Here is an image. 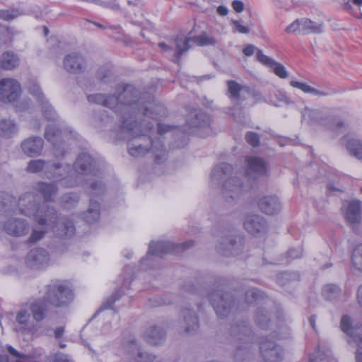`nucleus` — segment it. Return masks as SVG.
<instances>
[{"instance_id":"obj_1","label":"nucleus","mask_w":362,"mask_h":362,"mask_svg":"<svg viewBox=\"0 0 362 362\" xmlns=\"http://www.w3.org/2000/svg\"><path fill=\"white\" fill-rule=\"evenodd\" d=\"M117 91H121V96L124 101L115 95H109L101 93L93 94L88 96L90 103L100 104L110 109L120 105L122 111L131 112L123 116L122 131L129 134L128 141L129 153L134 157H139L151 152L157 163H161L166 160V150L163 147L160 139H152L148 135L153 124L146 119L148 116L156 119L158 116L165 115V109L160 105L149 103L148 106L141 107L137 102V94L135 89L129 85H119Z\"/></svg>"},{"instance_id":"obj_2","label":"nucleus","mask_w":362,"mask_h":362,"mask_svg":"<svg viewBox=\"0 0 362 362\" xmlns=\"http://www.w3.org/2000/svg\"><path fill=\"white\" fill-rule=\"evenodd\" d=\"M18 207L21 214L27 216H33L40 226H47L54 223L52 226L54 233L61 238L71 237L75 233V227L72 221L62 218L55 223L57 211L54 208L46 203L37 204V197L31 193L23 195L18 200Z\"/></svg>"},{"instance_id":"obj_3","label":"nucleus","mask_w":362,"mask_h":362,"mask_svg":"<svg viewBox=\"0 0 362 362\" xmlns=\"http://www.w3.org/2000/svg\"><path fill=\"white\" fill-rule=\"evenodd\" d=\"M232 170L230 164L221 163L213 168L210 180V184L214 187L223 182L222 195L227 202L231 204L240 197L244 190L243 182L239 177H230Z\"/></svg>"},{"instance_id":"obj_4","label":"nucleus","mask_w":362,"mask_h":362,"mask_svg":"<svg viewBox=\"0 0 362 362\" xmlns=\"http://www.w3.org/2000/svg\"><path fill=\"white\" fill-rule=\"evenodd\" d=\"M72 297V292L66 284L57 281L45 286L43 298L47 304L55 307H64L71 301Z\"/></svg>"},{"instance_id":"obj_5","label":"nucleus","mask_w":362,"mask_h":362,"mask_svg":"<svg viewBox=\"0 0 362 362\" xmlns=\"http://www.w3.org/2000/svg\"><path fill=\"white\" fill-rule=\"evenodd\" d=\"M303 122L308 125H324L327 129L337 134L343 132L347 124L340 119H334L332 122H327V119L323 118L322 114L317 110L305 108L302 112Z\"/></svg>"},{"instance_id":"obj_6","label":"nucleus","mask_w":362,"mask_h":362,"mask_svg":"<svg viewBox=\"0 0 362 362\" xmlns=\"http://www.w3.org/2000/svg\"><path fill=\"white\" fill-rule=\"evenodd\" d=\"M250 329L245 322H241L233 325L230 329V335L236 341H243L245 346L238 345L235 352V358L236 361H242L245 359V356L249 354L250 346L247 344L250 339Z\"/></svg>"},{"instance_id":"obj_7","label":"nucleus","mask_w":362,"mask_h":362,"mask_svg":"<svg viewBox=\"0 0 362 362\" xmlns=\"http://www.w3.org/2000/svg\"><path fill=\"white\" fill-rule=\"evenodd\" d=\"M208 298L220 318L229 315L233 305V298L230 293L216 290L211 292Z\"/></svg>"},{"instance_id":"obj_8","label":"nucleus","mask_w":362,"mask_h":362,"mask_svg":"<svg viewBox=\"0 0 362 362\" xmlns=\"http://www.w3.org/2000/svg\"><path fill=\"white\" fill-rule=\"evenodd\" d=\"M194 245L192 240H187L182 244L175 245L169 241L151 242L149 245L148 253L151 255L162 257L163 255L170 253L176 252L179 250H184L191 247Z\"/></svg>"},{"instance_id":"obj_9","label":"nucleus","mask_w":362,"mask_h":362,"mask_svg":"<svg viewBox=\"0 0 362 362\" xmlns=\"http://www.w3.org/2000/svg\"><path fill=\"white\" fill-rule=\"evenodd\" d=\"M22 90L19 82L11 78L0 80V101L14 103L21 94Z\"/></svg>"},{"instance_id":"obj_10","label":"nucleus","mask_w":362,"mask_h":362,"mask_svg":"<svg viewBox=\"0 0 362 362\" xmlns=\"http://www.w3.org/2000/svg\"><path fill=\"white\" fill-rule=\"evenodd\" d=\"M341 328L357 344L356 362H362V325L353 327L351 318L347 315H344L341 320Z\"/></svg>"},{"instance_id":"obj_11","label":"nucleus","mask_w":362,"mask_h":362,"mask_svg":"<svg viewBox=\"0 0 362 362\" xmlns=\"http://www.w3.org/2000/svg\"><path fill=\"white\" fill-rule=\"evenodd\" d=\"M216 250L221 255L236 257L242 253L243 245L240 240L238 242L233 236H224L216 244Z\"/></svg>"},{"instance_id":"obj_12","label":"nucleus","mask_w":362,"mask_h":362,"mask_svg":"<svg viewBox=\"0 0 362 362\" xmlns=\"http://www.w3.org/2000/svg\"><path fill=\"white\" fill-rule=\"evenodd\" d=\"M63 67L69 74H79L86 71L87 62L81 54L72 52L64 57Z\"/></svg>"},{"instance_id":"obj_13","label":"nucleus","mask_w":362,"mask_h":362,"mask_svg":"<svg viewBox=\"0 0 362 362\" xmlns=\"http://www.w3.org/2000/svg\"><path fill=\"white\" fill-rule=\"evenodd\" d=\"M124 349L134 362H153L156 359V356L142 351L136 340L133 338L126 341Z\"/></svg>"},{"instance_id":"obj_14","label":"nucleus","mask_w":362,"mask_h":362,"mask_svg":"<svg viewBox=\"0 0 362 362\" xmlns=\"http://www.w3.org/2000/svg\"><path fill=\"white\" fill-rule=\"evenodd\" d=\"M259 349L264 362H279L283 358V349L272 341L262 340Z\"/></svg>"},{"instance_id":"obj_15","label":"nucleus","mask_w":362,"mask_h":362,"mask_svg":"<svg viewBox=\"0 0 362 362\" xmlns=\"http://www.w3.org/2000/svg\"><path fill=\"white\" fill-rule=\"evenodd\" d=\"M74 167L76 173L78 175L95 176L98 172L95 168V161L90 155L86 153L79 154Z\"/></svg>"},{"instance_id":"obj_16","label":"nucleus","mask_w":362,"mask_h":362,"mask_svg":"<svg viewBox=\"0 0 362 362\" xmlns=\"http://www.w3.org/2000/svg\"><path fill=\"white\" fill-rule=\"evenodd\" d=\"M33 319L40 322L45 319L48 310L47 303L42 298H31L25 302Z\"/></svg>"},{"instance_id":"obj_17","label":"nucleus","mask_w":362,"mask_h":362,"mask_svg":"<svg viewBox=\"0 0 362 362\" xmlns=\"http://www.w3.org/2000/svg\"><path fill=\"white\" fill-rule=\"evenodd\" d=\"M345 217L351 225L358 224L362 220V202L358 199L351 200L344 204Z\"/></svg>"},{"instance_id":"obj_18","label":"nucleus","mask_w":362,"mask_h":362,"mask_svg":"<svg viewBox=\"0 0 362 362\" xmlns=\"http://www.w3.org/2000/svg\"><path fill=\"white\" fill-rule=\"evenodd\" d=\"M57 170L60 168L52 165V162L45 161L42 159L30 160L27 166V172L30 173H37L42 172L46 177H53L57 176L52 170Z\"/></svg>"},{"instance_id":"obj_19","label":"nucleus","mask_w":362,"mask_h":362,"mask_svg":"<svg viewBox=\"0 0 362 362\" xmlns=\"http://www.w3.org/2000/svg\"><path fill=\"white\" fill-rule=\"evenodd\" d=\"M4 230L8 235L20 237L28 233L30 226L24 219L11 218L4 224Z\"/></svg>"},{"instance_id":"obj_20","label":"nucleus","mask_w":362,"mask_h":362,"mask_svg":"<svg viewBox=\"0 0 362 362\" xmlns=\"http://www.w3.org/2000/svg\"><path fill=\"white\" fill-rule=\"evenodd\" d=\"M209 117L201 110H193L191 111L186 119L187 125L189 127V132H192L194 129L199 127H206L209 125Z\"/></svg>"},{"instance_id":"obj_21","label":"nucleus","mask_w":362,"mask_h":362,"mask_svg":"<svg viewBox=\"0 0 362 362\" xmlns=\"http://www.w3.org/2000/svg\"><path fill=\"white\" fill-rule=\"evenodd\" d=\"M49 257L47 251L42 248L31 250L27 256V264L34 269H40L47 265Z\"/></svg>"},{"instance_id":"obj_22","label":"nucleus","mask_w":362,"mask_h":362,"mask_svg":"<svg viewBox=\"0 0 362 362\" xmlns=\"http://www.w3.org/2000/svg\"><path fill=\"white\" fill-rule=\"evenodd\" d=\"M180 324L185 333H192L199 328V322L196 314L187 308L183 309L181 311Z\"/></svg>"},{"instance_id":"obj_23","label":"nucleus","mask_w":362,"mask_h":362,"mask_svg":"<svg viewBox=\"0 0 362 362\" xmlns=\"http://www.w3.org/2000/svg\"><path fill=\"white\" fill-rule=\"evenodd\" d=\"M244 227L248 233L257 235L265 232L266 223L262 216L250 214L246 216Z\"/></svg>"},{"instance_id":"obj_24","label":"nucleus","mask_w":362,"mask_h":362,"mask_svg":"<svg viewBox=\"0 0 362 362\" xmlns=\"http://www.w3.org/2000/svg\"><path fill=\"white\" fill-rule=\"evenodd\" d=\"M44 141L39 136H33L21 143L23 151L30 157L39 156L43 148Z\"/></svg>"},{"instance_id":"obj_25","label":"nucleus","mask_w":362,"mask_h":362,"mask_svg":"<svg viewBox=\"0 0 362 362\" xmlns=\"http://www.w3.org/2000/svg\"><path fill=\"white\" fill-rule=\"evenodd\" d=\"M260 211L267 215H274L281 210V204L275 196H264L260 198L257 203Z\"/></svg>"},{"instance_id":"obj_26","label":"nucleus","mask_w":362,"mask_h":362,"mask_svg":"<svg viewBox=\"0 0 362 362\" xmlns=\"http://www.w3.org/2000/svg\"><path fill=\"white\" fill-rule=\"evenodd\" d=\"M247 163V173L249 177L255 179L266 173L267 165L262 158L255 156L248 157Z\"/></svg>"},{"instance_id":"obj_27","label":"nucleus","mask_w":362,"mask_h":362,"mask_svg":"<svg viewBox=\"0 0 362 362\" xmlns=\"http://www.w3.org/2000/svg\"><path fill=\"white\" fill-rule=\"evenodd\" d=\"M301 35L321 34L325 25L321 21H313L308 18H301Z\"/></svg>"},{"instance_id":"obj_28","label":"nucleus","mask_w":362,"mask_h":362,"mask_svg":"<svg viewBox=\"0 0 362 362\" xmlns=\"http://www.w3.org/2000/svg\"><path fill=\"white\" fill-rule=\"evenodd\" d=\"M52 165L60 168L57 170L52 169V171L55 173L57 176L53 177H47L48 179H56L63 181V183L66 187H73L75 185L74 182L69 183L70 173L71 171V166L69 165H60L59 163H52Z\"/></svg>"},{"instance_id":"obj_29","label":"nucleus","mask_w":362,"mask_h":362,"mask_svg":"<svg viewBox=\"0 0 362 362\" xmlns=\"http://www.w3.org/2000/svg\"><path fill=\"white\" fill-rule=\"evenodd\" d=\"M31 314L27 306L24 303L21 305L19 310L16 313V321L18 324L22 325L24 328L27 329L29 332H33L34 327H29L28 322L30 320Z\"/></svg>"},{"instance_id":"obj_30","label":"nucleus","mask_w":362,"mask_h":362,"mask_svg":"<svg viewBox=\"0 0 362 362\" xmlns=\"http://www.w3.org/2000/svg\"><path fill=\"white\" fill-rule=\"evenodd\" d=\"M37 189L46 201H52L57 193L58 187L54 183L40 182L37 183Z\"/></svg>"},{"instance_id":"obj_31","label":"nucleus","mask_w":362,"mask_h":362,"mask_svg":"<svg viewBox=\"0 0 362 362\" xmlns=\"http://www.w3.org/2000/svg\"><path fill=\"white\" fill-rule=\"evenodd\" d=\"M1 66L6 70H12L19 64V58L12 52L3 53L1 59Z\"/></svg>"},{"instance_id":"obj_32","label":"nucleus","mask_w":362,"mask_h":362,"mask_svg":"<svg viewBox=\"0 0 362 362\" xmlns=\"http://www.w3.org/2000/svg\"><path fill=\"white\" fill-rule=\"evenodd\" d=\"M100 217V204L98 202L92 199L90 201L89 207L83 214L85 221L88 223L96 222Z\"/></svg>"},{"instance_id":"obj_33","label":"nucleus","mask_w":362,"mask_h":362,"mask_svg":"<svg viewBox=\"0 0 362 362\" xmlns=\"http://www.w3.org/2000/svg\"><path fill=\"white\" fill-rule=\"evenodd\" d=\"M346 149L349 154L358 160H362V140L352 138L347 141Z\"/></svg>"},{"instance_id":"obj_34","label":"nucleus","mask_w":362,"mask_h":362,"mask_svg":"<svg viewBox=\"0 0 362 362\" xmlns=\"http://www.w3.org/2000/svg\"><path fill=\"white\" fill-rule=\"evenodd\" d=\"M351 269L353 272H362V245H357L352 252Z\"/></svg>"},{"instance_id":"obj_35","label":"nucleus","mask_w":362,"mask_h":362,"mask_svg":"<svg viewBox=\"0 0 362 362\" xmlns=\"http://www.w3.org/2000/svg\"><path fill=\"white\" fill-rule=\"evenodd\" d=\"M165 332L161 329L153 327L149 329L146 334V338L148 343L153 345H158L164 339Z\"/></svg>"},{"instance_id":"obj_36","label":"nucleus","mask_w":362,"mask_h":362,"mask_svg":"<svg viewBox=\"0 0 362 362\" xmlns=\"http://www.w3.org/2000/svg\"><path fill=\"white\" fill-rule=\"evenodd\" d=\"M255 321L257 325L262 329H267L272 326L268 313L263 309H258L257 310L255 315Z\"/></svg>"},{"instance_id":"obj_37","label":"nucleus","mask_w":362,"mask_h":362,"mask_svg":"<svg viewBox=\"0 0 362 362\" xmlns=\"http://www.w3.org/2000/svg\"><path fill=\"white\" fill-rule=\"evenodd\" d=\"M290 85L292 87H294V88L301 90L303 92H304L305 93H310V94H312L314 95H318V96H325V95H327V93L317 90L305 83L293 80V81H291Z\"/></svg>"},{"instance_id":"obj_38","label":"nucleus","mask_w":362,"mask_h":362,"mask_svg":"<svg viewBox=\"0 0 362 362\" xmlns=\"http://www.w3.org/2000/svg\"><path fill=\"white\" fill-rule=\"evenodd\" d=\"M189 40H191L190 38H185L184 36L177 37L175 40V46L176 48L175 57L177 61H179L182 53L189 48Z\"/></svg>"},{"instance_id":"obj_39","label":"nucleus","mask_w":362,"mask_h":362,"mask_svg":"<svg viewBox=\"0 0 362 362\" xmlns=\"http://www.w3.org/2000/svg\"><path fill=\"white\" fill-rule=\"evenodd\" d=\"M62 137L61 132L54 126L49 125L45 133V138L54 146L60 141Z\"/></svg>"},{"instance_id":"obj_40","label":"nucleus","mask_w":362,"mask_h":362,"mask_svg":"<svg viewBox=\"0 0 362 362\" xmlns=\"http://www.w3.org/2000/svg\"><path fill=\"white\" fill-rule=\"evenodd\" d=\"M18 128L16 124L11 119L0 120V134L8 136L17 132Z\"/></svg>"},{"instance_id":"obj_41","label":"nucleus","mask_w":362,"mask_h":362,"mask_svg":"<svg viewBox=\"0 0 362 362\" xmlns=\"http://www.w3.org/2000/svg\"><path fill=\"white\" fill-rule=\"evenodd\" d=\"M42 103V111L45 117L48 120H56L57 114L49 102L45 99Z\"/></svg>"},{"instance_id":"obj_42","label":"nucleus","mask_w":362,"mask_h":362,"mask_svg":"<svg viewBox=\"0 0 362 362\" xmlns=\"http://www.w3.org/2000/svg\"><path fill=\"white\" fill-rule=\"evenodd\" d=\"M192 40L200 46L215 45L217 42L215 38L206 33L195 36Z\"/></svg>"},{"instance_id":"obj_43","label":"nucleus","mask_w":362,"mask_h":362,"mask_svg":"<svg viewBox=\"0 0 362 362\" xmlns=\"http://www.w3.org/2000/svg\"><path fill=\"white\" fill-rule=\"evenodd\" d=\"M340 293V288L337 285L329 284L324 286L322 290V294L325 298L328 300L333 299L339 296Z\"/></svg>"},{"instance_id":"obj_44","label":"nucleus","mask_w":362,"mask_h":362,"mask_svg":"<svg viewBox=\"0 0 362 362\" xmlns=\"http://www.w3.org/2000/svg\"><path fill=\"white\" fill-rule=\"evenodd\" d=\"M79 200V197L76 194L67 193L62 197V202L64 207L70 208L74 206Z\"/></svg>"},{"instance_id":"obj_45","label":"nucleus","mask_w":362,"mask_h":362,"mask_svg":"<svg viewBox=\"0 0 362 362\" xmlns=\"http://www.w3.org/2000/svg\"><path fill=\"white\" fill-rule=\"evenodd\" d=\"M23 14L19 9L0 10V18L4 21H11Z\"/></svg>"},{"instance_id":"obj_46","label":"nucleus","mask_w":362,"mask_h":362,"mask_svg":"<svg viewBox=\"0 0 362 362\" xmlns=\"http://www.w3.org/2000/svg\"><path fill=\"white\" fill-rule=\"evenodd\" d=\"M228 91L232 98L238 100L240 98V92L242 90L240 86L233 81L228 82Z\"/></svg>"},{"instance_id":"obj_47","label":"nucleus","mask_w":362,"mask_h":362,"mask_svg":"<svg viewBox=\"0 0 362 362\" xmlns=\"http://www.w3.org/2000/svg\"><path fill=\"white\" fill-rule=\"evenodd\" d=\"M87 184L90 187V193L91 194H99L103 191L104 185L100 181L98 180H90Z\"/></svg>"},{"instance_id":"obj_48","label":"nucleus","mask_w":362,"mask_h":362,"mask_svg":"<svg viewBox=\"0 0 362 362\" xmlns=\"http://www.w3.org/2000/svg\"><path fill=\"white\" fill-rule=\"evenodd\" d=\"M270 66L273 68L274 72L279 77L281 78H285L288 76V72L286 71L285 67L282 64L275 62L274 61L273 63L270 65Z\"/></svg>"},{"instance_id":"obj_49","label":"nucleus","mask_w":362,"mask_h":362,"mask_svg":"<svg viewBox=\"0 0 362 362\" xmlns=\"http://www.w3.org/2000/svg\"><path fill=\"white\" fill-rule=\"evenodd\" d=\"M262 297V292L256 288L250 289L245 293L246 300L248 303H252L253 301L257 300L259 298Z\"/></svg>"},{"instance_id":"obj_50","label":"nucleus","mask_w":362,"mask_h":362,"mask_svg":"<svg viewBox=\"0 0 362 362\" xmlns=\"http://www.w3.org/2000/svg\"><path fill=\"white\" fill-rule=\"evenodd\" d=\"M46 233V230L33 229L28 240V242L30 243H35L41 240L45 236Z\"/></svg>"},{"instance_id":"obj_51","label":"nucleus","mask_w":362,"mask_h":362,"mask_svg":"<svg viewBox=\"0 0 362 362\" xmlns=\"http://www.w3.org/2000/svg\"><path fill=\"white\" fill-rule=\"evenodd\" d=\"M301 18L296 19L292 23L286 28V32L288 33L301 34Z\"/></svg>"},{"instance_id":"obj_52","label":"nucleus","mask_w":362,"mask_h":362,"mask_svg":"<svg viewBox=\"0 0 362 362\" xmlns=\"http://www.w3.org/2000/svg\"><path fill=\"white\" fill-rule=\"evenodd\" d=\"M29 90L30 93L40 101H42L45 99L38 84L35 83H31L29 86Z\"/></svg>"},{"instance_id":"obj_53","label":"nucleus","mask_w":362,"mask_h":362,"mask_svg":"<svg viewBox=\"0 0 362 362\" xmlns=\"http://www.w3.org/2000/svg\"><path fill=\"white\" fill-rule=\"evenodd\" d=\"M256 57L259 62H260L263 64L268 65L269 66L274 62V60H272L271 58L264 55L263 54L262 51L260 49L257 50V54H256Z\"/></svg>"},{"instance_id":"obj_54","label":"nucleus","mask_w":362,"mask_h":362,"mask_svg":"<svg viewBox=\"0 0 362 362\" xmlns=\"http://www.w3.org/2000/svg\"><path fill=\"white\" fill-rule=\"evenodd\" d=\"M246 140L248 144L253 146H257L259 144V136L254 132H248L246 135Z\"/></svg>"},{"instance_id":"obj_55","label":"nucleus","mask_w":362,"mask_h":362,"mask_svg":"<svg viewBox=\"0 0 362 362\" xmlns=\"http://www.w3.org/2000/svg\"><path fill=\"white\" fill-rule=\"evenodd\" d=\"M303 253V250L300 247L296 248H291L288 251V257L293 259H297L301 257Z\"/></svg>"},{"instance_id":"obj_56","label":"nucleus","mask_w":362,"mask_h":362,"mask_svg":"<svg viewBox=\"0 0 362 362\" xmlns=\"http://www.w3.org/2000/svg\"><path fill=\"white\" fill-rule=\"evenodd\" d=\"M275 97L280 101L287 105L292 103L291 100L284 92L277 91L275 93Z\"/></svg>"},{"instance_id":"obj_57","label":"nucleus","mask_w":362,"mask_h":362,"mask_svg":"<svg viewBox=\"0 0 362 362\" xmlns=\"http://www.w3.org/2000/svg\"><path fill=\"white\" fill-rule=\"evenodd\" d=\"M233 24L234 25L236 30L243 34H247L249 33V28L243 25L238 21H233Z\"/></svg>"},{"instance_id":"obj_58","label":"nucleus","mask_w":362,"mask_h":362,"mask_svg":"<svg viewBox=\"0 0 362 362\" xmlns=\"http://www.w3.org/2000/svg\"><path fill=\"white\" fill-rule=\"evenodd\" d=\"M53 362H73L67 356L58 353L54 356Z\"/></svg>"},{"instance_id":"obj_59","label":"nucleus","mask_w":362,"mask_h":362,"mask_svg":"<svg viewBox=\"0 0 362 362\" xmlns=\"http://www.w3.org/2000/svg\"><path fill=\"white\" fill-rule=\"evenodd\" d=\"M233 8L238 13H240L244 11V4L243 1L239 0H235L232 2Z\"/></svg>"},{"instance_id":"obj_60","label":"nucleus","mask_w":362,"mask_h":362,"mask_svg":"<svg viewBox=\"0 0 362 362\" xmlns=\"http://www.w3.org/2000/svg\"><path fill=\"white\" fill-rule=\"evenodd\" d=\"M156 124H157V128H158V133L160 135H162L164 133L168 132L170 128V126L165 125L164 124L156 123Z\"/></svg>"},{"instance_id":"obj_61","label":"nucleus","mask_w":362,"mask_h":362,"mask_svg":"<svg viewBox=\"0 0 362 362\" xmlns=\"http://www.w3.org/2000/svg\"><path fill=\"white\" fill-rule=\"evenodd\" d=\"M255 47L252 45H248L243 49V53L245 56H252L255 52Z\"/></svg>"},{"instance_id":"obj_62","label":"nucleus","mask_w":362,"mask_h":362,"mask_svg":"<svg viewBox=\"0 0 362 362\" xmlns=\"http://www.w3.org/2000/svg\"><path fill=\"white\" fill-rule=\"evenodd\" d=\"M64 332V329L63 327H59L56 328L54 330V337L57 339H59L62 337L63 334Z\"/></svg>"},{"instance_id":"obj_63","label":"nucleus","mask_w":362,"mask_h":362,"mask_svg":"<svg viewBox=\"0 0 362 362\" xmlns=\"http://www.w3.org/2000/svg\"><path fill=\"white\" fill-rule=\"evenodd\" d=\"M357 301L362 306V285L358 287L357 291Z\"/></svg>"},{"instance_id":"obj_64","label":"nucleus","mask_w":362,"mask_h":362,"mask_svg":"<svg viewBox=\"0 0 362 362\" xmlns=\"http://www.w3.org/2000/svg\"><path fill=\"white\" fill-rule=\"evenodd\" d=\"M218 13L221 16H226L228 13V9L223 6H220L217 8Z\"/></svg>"}]
</instances>
